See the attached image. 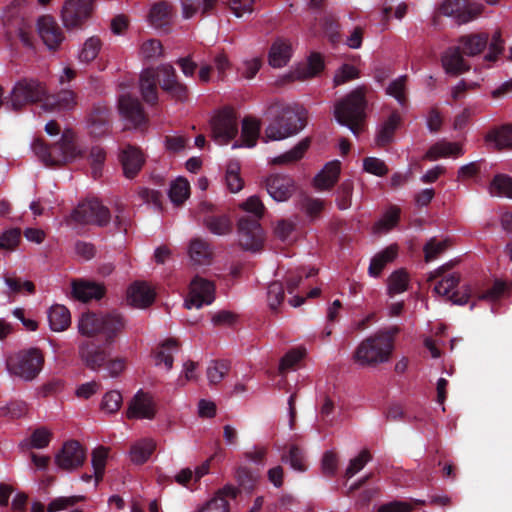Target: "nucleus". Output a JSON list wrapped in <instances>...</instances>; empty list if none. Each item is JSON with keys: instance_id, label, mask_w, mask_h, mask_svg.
Segmentation results:
<instances>
[{"instance_id": "nucleus-1", "label": "nucleus", "mask_w": 512, "mask_h": 512, "mask_svg": "<svg viewBox=\"0 0 512 512\" xmlns=\"http://www.w3.org/2000/svg\"><path fill=\"white\" fill-rule=\"evenodd\" d=\"M448 266L439 267L430 277L442 279L435 285L434 292L441 296H448V299L456 305H465L469 299L475 295L478 300H487L496 302L504 295H509L512 291V282L507 283L501 279H496L491 288L485 291H474L470 285H463L460 289L453 291L460 283V275L451 273L444 275Z\"/></svg>"}, {"instance_id": "nucleus-2", "label": "nucleus", "mask_w": 512, "mask_h": 512, "mask_svg": "<svg viewBox=\"0 0 512 512\" xmlns=\"http://www.w3.org/2000/svg\"><path fill=\"white\" fill-rule=\"evenodd\" d=\"M239 207L250 214L242 216L238 220L239 245L244 250L259 251L264 242V232L259 221L264 216L265 206L258 196L253 195L242 202Z\"/></svg>"}, {"instance_id": "nucleus-3", "label": "nucleus", "mask_w": 512, "mask_h": 512, "mask_svg": "<svg viewBox=\"0 0 512 512\" xmlns=\"http://www.w3.org/2000/svg\"><path fill=\"white\" fill-rule=\"evenodd\" d=\"M488 44V35L474 33L459 38V46L449 47L442 55V66L447 74L457 76L470 69L469 63L463 58L480 54Z\"/></svg>"}, {"instance_id": "nucleus-4", "label": "nucleus", "mask_w": 512, "mask_h": 512, "mask_svg": "<svg viewBox=\"0 0 512 512\" xmlns=\"http://www.w3.org/2000/svg\"><path fill=\"white\" fill-rule=\"evenodd\" d=\"M32 150L46 166L51 167L82 157V150L76 143L75 134L69 129L64 130L60 141L52 146H48L42 139H35L32 143Z\"/></svg>"}, {"instance_id": "nucleus-5", "label": "nucleus", "mask_w": 512, "mask_h": 512, "mask_svg": "<svg viewBox=\"0 0 512 512\" xmlns=\"http://www.w3.org/2000/svg\"><path fill=\"white\" fill-rule=\"evenodd\" d=\"M366 93L367 87L359 86L335 104L337 122L347 126L354 135L362 131V122L366 117Z\"/></svg>"}, {"instance_id": "nucleus-6", "label": "nucleus", "mask_w": 512, "mask_h": 512, "mask_svg": "<svg viewBox=\"0 0 512 512\" xmlns=\"http://www.w3.org/2000/svg\"><path fill=\"white\" fill-rule=\"evenodd\" d=\"M125 327L124 318L116 313L96 314L84 313L78 323L79 332L86 336L100 335L106 343H111Z\"/></svg>"}, {"instance_id": "nucleus-7", "label": "nucleus", "mask_w": 512, "mask_h": 512, "mask_svg": "<svg viewBox=\"0 0 512 512\" xmlns=\"http://www.w3.org/2000/svg\"><path fill=\"white\" fill-rule=\"evenodd\" d=\"M277 107H271L270 110H274ZM306 126V119L299 111L286 106L282 107L274 119L265 129L263 140L278 141L286 139L299 133Z\"/></svg>"}, {"instance_id": "nucleus-8", "label": "nucleus", "mask_w": 512, "mask_h": 512, "mask_svg": "<svg viewBox=\"0 0 512 512\" xmlns=\"http://www.w3.org/2000/svg\"><path fill=\"white\" fill-rule=\"evenodd\" d=\"M195 215L198 221L214 235L225 236L233 231L231 215L221 206L202 201L199 203Z\"/></svg>"}, {"instance_id": "nucleus-9", "label": "nucleus", "mask_w": 512, "mask_h": 512, "mask_svg": "<svg viewBox=\"0 0 512 512\" xmlns=\"http://www.w3.org/2000/svg\"><path fill=\"white\" fill-rule=\"evenodd\" d=\"M111 220L110 210L98 199H87L78 204L67 220L68 224L97 225L104 227Z\"/></svg>"}, {"instance_id": "nucleus-10", "label": "nucleus", "mask_w": 512, "mask_h": 512, "mask_svg": "<svg viewBox=\"0 0 512 512\" xmlns=\"http://www.w3.org/2000/svg\"><path fill=\"white\" fill-rule=\"evenodd\" d=\"M47 89L44 83L34 78L20 79L11 91L10 103L14 111L45 99Z\"/></svg>"}, {"instance_id": "nucleus-11", "label": "nucleus", "mask_w": 512, "mask_h": 512, "mask_svg": "<svg viewBox=\"0 0 512 512\" xmlns=\"http://www.w3.org/2000/svg\"><path fill=\"white\" fill-rule=\"evenodd\" d=\"M81 360L92 371L106 377H117L126 368V358L120 354H81Z\"/></svg>"}, {"instance_id": "nucleus-12", "label": "nucleus", "mask_w": 512, "mask_h": 512, "mask_svg": "<svg viewBox=\"0 0 512 512\" xmlns=\"http://www.w3.org/2000/svg\"><path fill=\"white\" fill-rule=\"evenodd\" d=\"M213 139L220 145L228 144L238 134V121L232 108H223L211 119Z\"/></svg>"}, {"instance_id": "nucleus-13", "label": "nucleus", "mask_w": 512, "mask_h": 512, "mask_svg": "<svg viewBox=\"0 0 512 512\" xmlns=\"http://www.w3.org/2000/svg\"><path fill=\"white\" fill-rule=\"evenodd\" d=\"M42 354H8V371L24 380H32L41 370Z\"/></svg>"}, {"instance_id": "nucleus-14", "label": "nucleus", "mask_w": 512, "mask_h": 512, "mask_svg": "<svg viewBox=\"0 0 512 512\" xmlns=\"http://www.w3.org/2000/svg\"><path fill=\"white\" fill-rule=\"evenodd\" d=\"M215 299V284L202 278L195 276L189 286V293L185 299L184 306L187 309L201 308L204 305H210Z\"/></svg>"}, {"instance_id": "nucleus-15", "label": "nucleus", "mask_w": 512, "mask_h": 512, "mask_svg": "<svg viewBox=\"0 0 512 512\" xmlns=\"http://www.w3.org/2000/svg\"><path fill=\"white\" fill-rule=\"evenodd\" d=\"M94 0H66L62 20L66 28L80 27L92 14Z\"/></svg>"}, {"instance_id": "nucleus-16", "label": "nucleus", "mask_w": 512, "mask_h": 512, "mask_svg": "<svg viewBox=\"0 0 512 512\" xmlns=\"http://www.w3.org/2000/svg\"><path fill=\"white\" fill-rule=\"evenodd\" d=\"M399 332L398 326L379 330L373 336L365 339L355 352H393L395 337Z\"/></svg>"}, {"instance_id": "nucleus-17", "label": "nucleus", "mask_w": 512, "mask_h": 512, "mask_svg": "<svg viewBox=\"0 0 512 512\" xmlns=\"http://www.w3.org/2000/svg\"><path fill=\"white\" fill-rule=\"evenodd\" d=\"M156 415V403L151 393L142 389L137 391L131 399L127 417L129 419H147L152 420Z\"/></svg>"}, {"instance_id": "nucleus-18", "label": "nucleus", "mask_w": 512, "mask_h": 512, "mask_svg": "<svg viewBox=\"0 0 512 512\" xmlns=\"http://www.w3.org/2000/svg\"><path fill=\"white\" fill-rule=\"evenodd\" d=\"M86 453L79 442H66L55 456V462L61 469L71 471L80 467L85 461Z\"/></svg>"}, {"instance_id": "nucleus-19", "label": "nucleus", "mask_w": 512, "mask_h": 512, "mask_svg": "<svg viewBox=\"0 0 512 512\" xmlns=\"http://www.w3.org/2000/svg\"><path fill=\"white\" fill-rule=\"evenodd\" d=\"M470 0H444L439 12L445 16H455L458 24H464L474 19L480 13V7H470Z\"/></svg>"}, {"instance_id": "nucleus-20", "label": "nucleus", "mask_w": 512, "mask_h": 512, "mask_svg": "<svg viewBox=\"0 0 512 512\" xmlns=\"http://www.w3.org/2000/svg\"><path fill=\"white\" fill-rule=\"evenodd\" d=\"M266 190L278 202L288 200L294 192V181L286 175L275 174L266 179Z\"/></svg>"}, {"instance_id": "nucleus-21", "label": "nucleus", "mask_w": 512, "mask_h": 512, "mask_svg": "<svg viewBox=\"0 0 512 512\" xmlns=\"http://www.w3.org/2000/svg\"><path fill=\"white\" fill-rule=\"evenodd\" d=\"M123 173L126 178L133 179L142 169L145 159L141 150L130 144L126 145L120 152Z\"/></svg>"}, {"instance_id": "nucleus-22", "label": "nucleus", "mask_w": 512, "mask_h": 512, "mask_svg": "<svg viewBox=\"0 0 512 512\" xmlns=\"http://www.w3.org/2000/svg\"><path fill=\"white\" fill-rule=\"evenodd\" d=\"M120 114L135 127H140L147 121L146 114L140 101L130 95H122L118 101Z\"/></svg>"}, {"instance_id": "nucleus-23", "label": "nucleus", "mask_w": 512, "mask_h": 512, "mask_svg": "<svg viewBox=\"0 0 512 512\" xmlns=\"http://www.w3.org/2000/svg\"><path fill=\"white\" fill-rule=\"evenodd\" d=\"M38 33L49 49L57 48L63 39L60 28L50 16H42L39 18Z\"/></svg>"}, {"instance_id": "nucleus-24", "label": "nucleus", "mask_w": 512, "mask_h": 512, "mask_svg": "<svg viewBox=\"0 0 512 512\" xmlns=\"http://www.w3.org/2000/svg\"><path fill=\"white\" fill-rule=\"evenodd\" d=\"M90 133L95 137H101L109 132L111 127V111L108 107L96 105L89 115Z\"/></svg>"}, {"instance_id": "nucleus-25", "label": "nucleus", "mask_w": 512, "mask_h": 512, "mask_svg": "<svg viewBox=\"0 0 512 512\" xmlns=\"http://www.w3.org/2000/svg\"><path fill=\"white\" fill-rule=\"evenodd\" d=\"M155 299L154 290L144 282H134L127 290V301L131 306L146 308Z\"/></svg>"}, {"instance_id": "nucleus-26", "label": "nucleus", "mask_w": 512, "mask_h": 512, "mask_svg": "<svg viewBox=\"0 0 512 512\" xmlns=\"http://www.w3.org/2000/svg\"><path fill=\"white\" fill-rule=\"evenodd\" d=\"M158 74L154 68H146L140 75V91L143 100L150 104L155 105L158 102Z\"/></svg>"}, {"instance_id": "nucleus-27", "label": "nucleus", "mask_w": 512, "mask_h": 512, "mask_svg": "<svg viewBox=\"0 0 512 512\" xmlns=\"http://www.w3.org/2000/svg\"><path fill=\"white\" fill-rule=\"evenodd\" d=\"M238 489L232 485H226L219 489L215 496L197 512H229V504L226 498H235Z\"/></svg>"}, {"instance_id": "nucleus-28", "label": "nucleus", "mask_w": 512, "mask_h": 512, "mask_svg": "<svg viewBox=\"0 0 512 512\" xmlns=\"http://www.w3.org/2000/svg\"><path fill=\"white\" fill-rule=\"evenodd\" d=\"M340 172L341 163L339 160L328 162L315 176L314 186L319 190H330L337 183Z\"/></svg>"}, {"instance_id": "nucleus-29", "label": "nucleus", "mask_w": 512, "mask_h": 512, "mask_svg": "<svg viewBox=\"0 0 512 512\" xmlns=\"http://www.w3.org/2000/svg\"><path fill=\"white\" fill-rule=\"evenodd\" d=\"M76 106V95L72 90L63 89L56 94L45 96L43 107L45 110L65 111Z\"/></svg>"}, {"instance_id": "nucleus-30", "label": "nucleus", "mask_w": 512, "mask_h": 512, "mask_svg": "<svg viewBox=\"0 0 512 512\" xmlns=\"http://www.w3.org/2000/svg\"><path fill=\"white\" fill-rule=\"evenodd\" d=\"M484 140L497 150L512 148V124L491 128L486 133Z\"/></svg>"}, {"instance_id": "nucleus-31", "label": "nucleus", "mask_w": 512, "mask_h": 512, "mask_svg": "<svg viewBox=\"0 0 512 512\" xmlns=\"http://www.w3.org/2000/svg\"><path fill=\"white\" fill-rule=\"evenodd\" d=\"M72 295L79 301L88 302L92 299L102 298L104 288L95 283L75 280L72 282Z\"/></svg>"}, {"instance_id": "nucleus-32", "label": "nucleus", "mask_w": 512, "mask_h": 512, "mask_svg": "<svg viewBox=\"0 0 512 512\" xmlns=\"http://www.w3.org/2000/svg\"><path fill=\"white\" fill-rule=\"evenodd\" d=\"M464 154L463 148L458 143L440 141L433 144L425 153L424 159L434 161L441 157H459Z\"/></svg>"}, {"instance_id": "nucleus-33", "label": "nucleus", "mask_w": 512, "mask_h": 512, "mask_svg": "<svg viewBox=\"0 0 512 512\" xmlns=\"http://www.w3.org/2000/svg\"><path fill=\"white\" fill-rule=\"evenodd\" d=\"M401 123V116L397 111H393L386 121L381 125L377 136L376 143L380 147L390 144L394 139V134Z\"/></svg>"}, {"instance_id": "nucleus-34", "label": "nucleus", "mask_w": 512, "mask_h": 512, "mask_svg": "<svg viewBox=\"0 0 512 512\" xmlns=\"http://www.w3.org/2000/svg\"><path fill=\"white\" fill-rule=\"evenodd\" d=\"M290 57L291 46L285 41L278 39L269 50L268 61L272 67L281 68L288 63Z\"/></svg>"}, {"instance_id": "nucleus-35", "label": "nucleus", "mask_w": 512, "mask_h": 512, "mask_svg": "<svg viewBox=\"0 0 512 512\" xmlns=\"http://www.w3.org/2000/svg\"><path fill=\"white\" fill-rule=\"evenodd\" d=\"M48 321L53 331L66 330L71 323V315L64 305H53L48 311Z\"/></svg>"}, {"instance_id": "nucleus-36", "label": "nucleus", "mask_w": 512, "mask_h": 512, "mask_svg": "<svg viewBox=\"0 0 512 512\" xmlns=\"http://www.w3.org/2000/svg\"><path fill=\"white\" fill-rule=\"evenodd\" d=\"M189 255L194 263L206 265L210 263L212 251L208 242L201 238H195L190 242Z\"/></svg>"}, {"instance_id": "nucleus-37", "label": "nucleus", "mask_w": 512, "mask_h": 512, "mask_svg": "<svg viewBox=\"0 0 512 512\" xmlns=\"http://www.w3.org/2000/svg\"><path fill=\"white\" fill-rule=\"evenodd\" d=\"M156 448V442L151 438L135 442L130 449V459L133 463L142 464L148 460Z\"/></svg>"}, {"instance_id": "nucleus-38", "label": "nucleus", "mask_w": 512, "mask_h": 512, "mask_svg": "<svg viewBox=\"0 0 512 512\" xmlns=\"http://www.w3.org/2000/svg\"><path fill=\"white\" fill-rule=\"evenodd\" d=\"M310 146V139L301 140L294 148L271 160L273 165L289 164L299 161Z\"/></svg>"}, {"instance_id": "nucleus-39", "label": "nucleus", "mask_w": 512, "mask_h": 512, "mask_svg": "<svg viewBox=\"0 0 512 512\" xmlns=\"http://www.w3.org/2000/svg\"><path fill=\"white\" fill-rule=\"evenodd\" d=\"M492 196L512 198V177L506 174H497L489 185Z\"/></svg>"}, {"instance_id": "nucleus-40", "label": "nucleus", "mask_w": 512, "mask_h": 512, "mask_svg": "<svg viewBox=\"0 0 512 512\" xmlns=\"http://www.w3.org/2000/svg\"><path fill=\"white\" fill-rule=\"evenodd\" d=\"M260 133V122L252 119L245 118L242 122L241 138L246 147H254Z\"/></svg>"}, {"instance_id": "nucleus-41", "label": "nucleus", "mask_w": 512, "mask_h": 512, "mask_svg": "<svg viewBox=\"0 0 512 512\" xmlns=\"http://www.w3.org/2000/svg\"><path fill=\"white\" fill-rule=\"evenodd\" d=\"M189 194L190 185L186 179L178 178L172 182L169 189V198L174 204H182L189 197Z\"/></svg>"}, {"instance_id": "nucleus-42", "label": "nucleus", "mask_w": 512, "mask_h": 512, "mask_svg": "<svg viewBox=\"0 0 512 512\" xmlns=\"http://www.w3.org/2000/svg\"><path fill=\"white\" fill-rule=\"evenodd\" d=\"M88 160L91 166V175L94 179L102 176L103 166L106 160V152L100 146H93L90 149Z\"/></svg>"}, {"instance_id": "nucleus-43", "label": "nucleus", "mask_w": 512, "mask_h": 512, "mask_svg": "<svg viewBox=\"0 0 512 512\" xmlns=\"http://www.w3.org/2000/svg\"><path fill=\"white\" fill-rule=\"evenodd\" d=\"M324 69V61L319 53H312L308 58L306 67L302 70H297L296 78L305 79L307 77H314L318 75Z\"/></svg>"}, {"instance_id": "nucleus-44", "label": "nucleus", "mask_w": 512, "mask_h": 512, "mask_svg": "<svg viewBox=\"0 0 512 512\" xmlns=\"http://www.w3.org/2000/svg\"><path fill=\"white\" fill-rule=\"evenodd\" d=\"M390 354H353V363L360 368H375L390 360Z\"/></svg>"}, {"instance_id": "nucleus-45", "label": "nucleus", "mask_w": 512, "mask_h": 512, "mask_svg": "<svg viewBox=\"0 0 512 512\" xmlns=\"http://www.w3.org/2000/svg\"><path fill=\"white\" fill-rule=\"evenodd\" d=\"M170 6L165 2H159L152 6L149 17L152 25L163 27L169 23Z\"/></svg>"}, {"instance_id": "nucleus-46", "label": "nucleus", "mask_w": 512, "mask_h": 512, "mask_svg": "<svg viewBox=\"0 0 512 512\" xmlns=\"http://www.w3.org/2000/svg\"><path fill=\"white\" fill-rule=\"evenodd\" d=\"M450 246V241L437 240L435 237L429 239L423 247L424 258L426 262H431L441 255Z\"/></svg>"}, {"instance_id": "nucleus-47", "label": "nucleus", "mask_w": 512, "mask_h": 512, "mask_svg": "<svg viewBox=\"0 0 512 512\" xmlns=\"http://www.w3.org/2000/svg\"><path fill=\"white\" fill-rule=\"evenodd\" d=\"M354 185L351 180L343 181L336 191V204L340 210L351 207Z\"/></svg>"}, {"instance_id": "nucleus-48", "label": "nucleus", "mask_w": 512, "mask_h": 512, "mask_svg": "<svg viewBox=\"0 0 512 512\" xmlns=\"http://www.w3.org/2000/svg\"><path fill=\"white\" fill-rule=\"evenodd\" d=\"M154 69L159 75L157 83L160 85L163 91L170 89L171 86L178 80L176 71L170 64H162Z\"/></svg>"}, {"instance_id": "nucleus-49", "label": "nucleus", "mask_w": 512, "mask_h": 512, "mask_svg": "<svg viewBox=\"0 0 512 512\" xmlns=\"http://www.w3.org/2000/svg\"><path fill=\"white\" fill-rule=\"evenodd\" d=\"M240 165L238 162H230L226 170V184L230 192L237 193L243 188V180L239 175Z\"/></svg>"}, {"instance_id": "nucleus-50", "label": "nucleus", "mask_w": 512, "mask_h": 512, "mask_svg": "<svg viewBox=\"0 0 512 512\" xmlns=\"http://www.w3.org/2000/svg\"><path fill=\"white\" fill-rule=\"evenodd\" d=\"M408 275L403 270L395 271L388 279V293L393 296L402 293L408 288Z\"/></svg>"}, {"instance_id": "nucleus-51", "label": "nucleus", "mask_w": 512, "mask_h": 512, "mask_svg": "<svg viewBox=\"0 0 512 512\" xmlns=\"http://www.w3.org/2000/svg\"><path fill=\"white\" fill-rule=\"evenodd\" d=\"M83 499H84L83 496H77V495H74V496H60V497L52 499L48 503L46 510L48 512L64 511V510L74 506L78 502L82 501Z\"/></svg>"}, {"instance_id": "nucleus-52", "label": "nucleus", "mask_w": 512, "mask_h": 512, "mask_svg": "<svg viewBox=\"0 0 512 512\" xmlns=\"http://www.w3.org/2000/svg\"><path fill=\"white\" fill-rule=\"evenodd\" d=\"M322 26L325 34L333 44L340 42V24L334 15H325L322 19Z\"/></svg>"}, {"instance_id": "nucleus-53", "label": "nucleus", "mask_w": 512, "mask_h": 512, "mask_svg": "<svg viewBox=\"0 0 512 512\" xmlns=\"http://www.w3.org/2000/svg\"><path fill=\"white\" fill-rule=\"evenodd\" d=\"M101 49V41L97 37H90L84 43V46L79 54L81 62L89 63L93 61Z\"/></svg>"}, {"instance_id": "nucleus-54", "label": "nucleus", "mask_w": 512, "mask_h": 512, "mask_svg": "<svg viewBox=\"0 0 512 512\" xmlns=\"http://www.w3.org/2000/svg\"><path fill=\"white\" fill-rule=\"evenodd\" d=\"M229 364L224 361H212L207 368V378L210 384L219 383L228 373Z\"/></svg>"}, {"instance_id": "nucleus-55", "label": "nucleus", "mask_w": 512, "mask_h": 512, "mask_svg": "<svg viewBox=\"0 0 512 512\" xmlns=\"http://www.w3.org/2000/svg\"><path fill=\"white\" fill-rule=\"evenodd\" d=\"M108 457V450L104 447H99L95 449L92 453V467L94 469V476L96 478V482H98L104 473L106 460Z\"/></svg>"}, {"instance_id": "nucleus-56", "label": "nucleus", "mask_w": 512, "mask_h": 512, "mask_svg": "<svg viewBox=\"0 0 512 512\" xmlns=\"http://www.w3.org/2000/svg\"><path fill=\"white\" fill-rule=\"evenodd\" d=\"M407 76H400L392 81L386 89V93L394 97L400 105H405L407 99L405 95Z\"/></svg>"}, {"instance_id": "nucleus-57", "label": "nucleus", "mask_w": 512, "mask_h": 512, "mask_svg": "<svg viewBox=\"0 0 512 512\" xmlns=\"http://www.w3.org/2000/svg\"><path fill=\"white\" fill-rule=\"evenodd\" d=\"M268 305L272 311H277L278 306L284 300V288L280 282H272L267 291Z\"/></svg>"}, {"instance_id": "nucleus-58", "label": "nucleus", "mask_w": 512, "mask_h": 512, "mask_svg": "<svg viewBox=\"0 0 512 512\" xmlns=\"http://www.w3.org/2000/svg\"><path fill=\"white\" fill-rule=\"evenodd\" d=\"M21 239V230L11 228L0 235V249L13 251L18 246Z\"/></svg>"}, {"instance_id": "nucleus-59", "label": "nucleus", "mask_w": 512, "mask_h": 512, "mask_svg": "<svg viewBox=\"0 0 512 512\" xmlns=\"http://www.w3.org/2000/svg\"><path fill=\"white\" fill-rule=\"evenodd\" d=\"M122 404V395L119 391L112 390L107 392L102 399L101 409L106 413L117 412Z\"/></svg>"}, {"instance_id": "nucleus-60", "label": "nucleus", "mask_w": 512, "mask_h": 512, "mask_svg": "<svg viewBox=\"0 0 512 512\" xmlns=\"http://www.w3.org/2000/svg\"><path fill=\"white\" fill-rule=\"evenodd\" d=\"M400 219V209L397 206H391L377 222L376 227L379 230L389 231L394 228Z\"/></svg>"}, {"instance_id": "nucleus-61", "label": "nucleus", "mask_w": 512, "mask_h": 512, "mask_svg": "<svg viewBox=\"0 0 512 512\" xmlns=\"http://www.w3.org/2000/svg\"><path fill=\"white\" fill-rule=\"evenodd\" d=\"M141 54L147 60L158 59L163 56L162 43L157 39H149L141 46Z\"/></svg>"}, {"instance_id": "nucleus-62", "label": "nucleus", "mask_w": 512, "mask_h": 512, "mask_svg": "<svg viewBox=\"0 0 512 512\" xmlns=\"http://www.w3.org/2000/svg\"><path fill=\"white\" fill-rule=\"evenodd\" d=\"M363 168L367 173L379 177L385 176L389 172L385 162L376 157H366L363 160Z\"/></svg>"}, {"instance_id": "nucleus-63", "label": "nucleus", "mask_w": 512, "mask_h": 512, "mask_svg": "<svg viewBox=\"0 0 512 512\" xmlns=\"http://www.w3.org/2000/svg\"><path fill=\"white\" fill-rule=\"evenodd\" d=\"M369 460V452L367 450H362L356 457L350 460L349 465L345 471L346 477H353L355 474H357L364 468V466L368 463Z\"/></svg>"}, {"instance_id": "nucleus-64", "label": "nucleus", "mask_w": 512, "mask_h": 512, "mask_svg": "<svg viewBox=\"0 0 512 512\" xmlns=\"http://www.w3.org/2000/svg\"><path fill=\"white\" fill-rule=\"evenodd\" d=\"M359 77V71L353 65L343 64L334 76L335 86L342 85Z\"/></svg>"}]
</instances>
